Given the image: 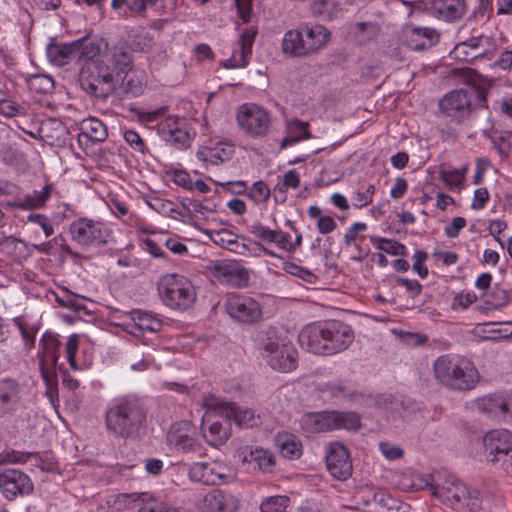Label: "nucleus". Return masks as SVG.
<instances>
[{
    "label": "nucleus",
    "instance_id": "1",
    "mask_svg": "<svg viewBox=\"0 0 512 512\" xmlns=\"http://www.w3.org/2000/svg\"><path fill=\"white\" fill-rule=\"evenodd\" d=\"M353 340L351 327L337 320L307 325L299 334L300 345L317 355H334L345 351Z\"/></svg>",
    "mask_w": 512,
    "mask_h": 512
},
{
    "label": "nucleus",
    "instance_id": "2",
    "mask_svg": "<svg viewBox=\"0 0 512 512\" xmlns=\"http://www.w3.org/2000/svg\"><path fill=\"white\" fill-rule=\"evenodd\" d=\"M433 373L441 386L456 392L474 389L480 378L474 363L456 354H445L436 358Z\"/></svg>",
    "mask_w": 512,
    "mask_h": 512
},
{
    "label": "nucleus",
    "instance_id": "3",
    "mask_svg": "<svg viewBox=\"0 0 512 512\" xmlns=\"http://www.w3.org/2000/svg\"><path fill=\"white\" fill-rule=\"evenodd\" d=\"M146 422V412L136 400L121 399L108 408L105 415L107 430L119 439L138 436Z\"/></svg>",
    "mask_w": 512,
    "mask_h": 512
},
{
    "label": "nucleus",
    "instance_id": "4",
    "mask_svg": "<svg viewBox=\"0 0 512 512\" xmlns=\"http://www.w3.org/2000/svg\"><path fill=\"white\" fill-rule=\"evenodd\" d=\"M256 347L274 370L290 372L297 367V351L290 341L278 335L274 327L260 330L255 338Z\"/></svg>",
    "mask_w": 512,
    "mask_h": 512
},
{
    "label": "nucleus",
    "instance_id": "5",
    "mask_svg": "<svg viewBox=\"0 0 512 512\" xmlns=\"http://www.w3.org/2000/svg\"><path fill=\"white\" fill-rule=\"evenodd\" d=\"M207 407L201 423V431L206 442L211 446L224 444L231 434V420L229 415L232 410L228 402L216 398L205 402Z\"/></svg>",
    "mask_w": 512,
    "mask_h": 512
},
{
    "label": "nucleus",
    "instance_id": "6",
    "mask_svg": "<svg viewBox=\"0 0 512 512\" xmlns=\"http://www.w3.org/2000/svg\"><path fill=\"white\" fill-rule=\"evenodd\" d=\"M79 82L85 92L101 99L113 94L117 86L111 67L100 57L85 62L80 70Z\"/></svg>",
    "mask_w": 512,
    "mask_h": 512
},
{
    "label": "nucleus",
    "instance_id": "7",
    "mask_svg": "<svg viewBox=\"0 0 512 512\" xmlns=\"http://www.w3.org/2000/svg\"><path fill=\"white\" fill-rule=\"evenodd\" d=\"M158 294L162 302L175 310H186L196 300V291L191 281L180 274H165L158 282Z\"/></svg>",
    "mask_w": 512,
    "mask_h": 512
},
{
    "label": "nucleus",
    "instance_id": "8",
    "mask_svg": "<svg viewBox=\"0 0 512 512\" xmlns=\"http://www.w3.org/2000/svg\"><path fill=\"white\" fill-rule=\"evenodd\" d=\"M300 426L308 434L327 432L334 429L356 430L360 427V418L354 412H309L302 415Z\"/></svg>",
    "mask_w": 512,
    "mask_h": 512
},
{
    "label": "nucleus",
    "instance_id": "9",
    "mask_svg": "<svg viewBox=\"0 0 512 512\" xmlns=\"http://www.w3.org/2000/svg\"><path fill=\"white\" fill-rule=\"evenodd\" d=\"M486 102V94L483 90H454L447 93L439 101L441 114L455 122H462L477 107Z\"/></svg>",
    "mask_w": 512,
    "mask_h": 512
},
{
    "label": "nucleus",
    "instance_id": "10",
    "mask_svg": "<svg viewBox=\"0 0 512 512\" xmlns=\"http://www.w3.org/2000/svg\"><path fill=\"white\" fill-rule=\"evenodd\" d=\"M21 385L12 378L0 379V418L16 427L29 421V413L23 403Z\"/></svg>",
    "mask_w": 512,
    "mask_h": 512
},
{
    "label": "nucleus",
    "instance_id": "11",
    "mask_svg": "<svg viewBox=\"0 0 512 512\" xmlns=\"http://www.w3.org/2000/svg\"><path fill=\"white\" fill-rule=\"evenodd\" d=\"M192 482L207 486L225 485L232 482L236 473L231 465L221 460L193 463L188 471Z\"/></svg>",
    "mask_w": 512,
    "mask_h": 512
},
{
    "label": "nucleus",
    "instance_id": "12",
    "mask_svg": "<svg viewBox=\"0 0 512 512\" xmlns=\"http://www.w3.org/2000/svg\"><path fill=\"white\" fill-rule=\"evenodd\" d=\"M425 486L432 490V495L454 507L462 503L469 495V487L458 477L451 474L435 473L432 481H425Z\"/></svg>",
    "mask_w": 512,
    "mask_h": 512
},
{
    "label": "nucleus",
    "instance_id": "13",
    "mask_svg": "<svg viewBox=\"0 0 512 512\" xmlns=\"http://www.w3.org/2000/svg\"><path fill=\"white\" fill-rule=\"evenodd\" d=\"M69 231L72 239L83 246H100L110 237V230L104 223L88 218L74 220Z\"/></svg>",
    "mask_w": 512,
    "mask_h": 512
},
{
    "label": "nucleus",
    "instance_id": "14",
    "mask_svg": "<svg viewBox=\"0 0 512 512\" xmlns=\"http://www.w3.org/2000/svg\"><path fill=\"white\" fill-rule=\"evenodd\" d=\"M237 122L252 137L266 135L271 124L269 114L253 103H245L239 107Z\"/></svg>",
    "mask_w": 512,
    "mask_h": 512
},
{
    "label": "nucleus",
    "instance_id": "15",
    "mask_svg": "<svg viewBox=\"0 0 512 512\" xmlns=\"http://www.w3.org/2000/svg\"><path fill=\"white\" fill-rule=\"evenodd\" d=\"M224 306L228 315L241 324H254L262 317L260 304L246 295H229Z\"/></svg>",
    "mask_w": 512,
    "mask_h": 512
},
{
    "label": "nucleus",
    "instance_id": "16",
    "mask_svg": "<svg viewBox=\"0 0 512 512\" xmlns=\"http://www.w3.org/2000/svg\"><path fill=\"white\" fill-rule=\"evenodd\" d=\"M476 410L486 417L512 422V397L508 394H488L475 400Z\"/></svg>",
    "mask_w": 512,
    "mask_h": 512
},
{
    "label": "nucleus",
    "instance_id": "17",
    "mask_svg": "<svg viewBox=\"0 0 512 512\" xmlns=\"http://www.w3.org/2000/svg\"><path fill=\"white\" fill-rule=\"evenodd\" d=\"M240 499L226 490L213 489L197 502L199 512H236Z\"/></svg>",
    "mask_w": 512,
    "mask_h": 512
},
{
    "label": "nucleus",
    "instance_id": "18",
    "mask_svg": "<svg viewBox=\"0 0 512 512\" xmlns=\"http://www.w3.org/2000/svg\"><path fill=\"white\" fill-rule=\"evenodd\" d=\"M0 491L7 500L33 491V483L28 475L20 470L7 469L0 473Z\"/></svg>",
    "mask_w": 512,
    "mask_h": 512
},
{
    "label": "nucleus",
    "instance_id": "19",
    "mask_svg": "<svg viewBox=\"0 0 512 512\" xmlns=\"http://www.w3.org/2000/svg\"><path fill=\"white\" fill-rule=\"evenodd\" d=\"M167 441L176 450L184 453L197 452L200 448V443L195 437V427L189 421H180L172 425Z\"/></svg>",
    "mask_w": 512,
    "mask_h": 512
},
{
    "label": "nucleus",
    "instance_id": "20",
    "mask_svg": "<svg viewBox=\"0 0 512 512\" xmlns=\"http://www.w3.org/2000/svg\"><path fill=\"white\" fill-rule=\"evenodd\" d=\"M326 466L334 478L338 480L347 479L352 473L348 449L339 442L331 443L326 455Z\"/></svg>",
    "mask_w": 512,
    "mask_h": 512
},
{
    "label": "nucleus",
    "instance_id": "21",
    "mask_svg": "<svg viewBox=\"0 0 512 512\" xmlns=\"http://www.w3.org/2000/svg\"><path fill=\"white\" fill-rule=\"evenodd\" d=\"M483 445L489 462L495 463L499 456L507 455L512 449V433L506 429H495L487 432Z\"/></svg>",
    "mask_w": 512,
    "mask_h": 512
},
{
    "label": "nucleus",
    "instance_id": "22",
    "mask_svg": "<svg viewBox=\"0 0 512 512\" xmlns=\"http://www.w3.org/2000/svg\"><path fill=\"white\" fill-rule=\"evenodd\" d=\"M40 346L42 348L39 362L41 376L45 383L50 385L53 380V371L50 369L49 365L54 367L59 360L60 342L55 336L50 334L43 337Z\"/></svg>",
    "mask_w": 512,
    "mask_h": 512
},
{
    "label": "nucleus",
    "instance_id": "23",
    "mask_svg": "<svg viewBox=\"0 0 512 512\" xmlns=\"http://www.w3.org/2000/svg\"><path fill=\"white\" fill-rule=\"evenodd\" d=\"M256 35L257 29L252 26L242 31L232 56L224 64L226 68H242L248 64Z\"/></svg>",
    "mask_w": 512,
    "mask_h": 512
},
{
    "label": "nucleus",
    "instance_id": "24",
    "mask_svg": "<svg viewBox=\"0 0 512 512\" xmlns=\"http://www.w3.org/2000/svg\"><path fill=\"white\" fill-rule=\"evenodd\" d=\"M359 497L368 512H396L399 510L397 501L384 490L365 488Z\"/></svg>",
    "mask_w": 512,
    "mask_h": 512
},
{
    "label": "nucleus",
    "instance_id": "25",
    "mask_svg": "<svg viewBox=\"0 0 512 512\" xmlns=\"http://www.w3.org/2000/svg\"><path fill=\"white\" fill-rule=\"evenodd\" d=\"M162 138L177 149H185L190 145L192 136L186 123L180 118H168L160 126Z\"/></svg>",
    "mask_w": 512,
    "mask_h": 512
},
{
    "label": "nucleus",
    "instance_id": "26",
    "mask_svg": "<svg viewBox=\"0 0 512 512\" xmlns=\"http://www.w3.org/2000/svg\"><path fill=\"white\" fill-rule=\"evenodd\" d=\"M106 64H108L113 73L127 74L133 67V55L131 50L125 45H113L107 47L99 56Z\"/></svg>",
    "mask_w": 512,
    "mask_h": 512
},
{
    "label": "nucleus",
    "instance_id": "27",
    "mask_svg": "<svg viewBox=\"0 0 512 512\" xmlns=\"http://www.w3.org/2000/svg\"><path fill=\"white\" fill-rule=\"evenodd\" d=\"M248 231L260 242L275 244L278 248L289 247L290 234L280 229H270L261 222L256 221L248 226Z\"/></svg>",
    "mask_w": 512,
    "mask_h": 512
},
{
    "label": "nucleus",
    "instance_id": "28",
    "mask_svg": "<svg viewBox=\"0 0 512 512\" xmlns=\"http://www.w3.org/2000/svg\"><path fill=\"white\" fill-rule=\"evenodd\" d=\"M301 28L304 32L305 43L310 56L316 54L328 45L331 32L323 25L304 24Z\"/></svg>",
    "mask_w": 512,
    "mask_h": 512
},
{
    "label": "nucleus",
    "instance_id": "29",
    "mask_svg": "<svg viewBox=\"0 0 512 512\" xmlns=\"http://www.w3.org/2000/svg\"><path fill=\"white\" fill-rule=\"evenodd\" d=\"M281 50L283 54L290 57L305 58L310 56L301 26L284 33L281 41Z\"/></svg>",
    "mask_w": 512,
    "mask_h": 512
},
{
    "label": "nucleus",
    "instance_id": "30",
    "mask_svg": "<svg viewBox=\"0 0 512 512\" xmlns=\"http://www.w3.org/2000/svg\"><path fill=\"white\" fill-rule=\"evenodd\" d=\"M405 41L412 50H425L438 41V34L431 28L408 27L405 31Z\"/></svg>",
    "mask_w": 512,
    "mask_h": 512
},
{
    "label": "nucleus",
    "instance_id": "31",
    "mask_svg": "<svg viewBox=\"0 0 512 512\" xmlns=\"http://www.w3.org/2000/svg\"><path fill=\"white\" fill-rule=\"evenodd\" d=\"M234 148L228 143H218L214 147H201L196 157L205 165H221L233 157Z\"/></svg>",
    "mask_w": 512,
    "mask_h": 512
},
{
    "label": "nucleus",
    "instance_id": "32",
    "mask_svg": "<svg viewBox=\"0 0 512 512\" xmlns=\"http://www.w3.org/2000/svg\"><path fill=\"white\" fill-rule=\"evenodd\" d=\"M431 9L434 14L445 21H456L466 12L465 0H431Z\"/></svg>",
    "mask_w": 512,
    "mask_h": 512
},
{
    "label": "nucleus",
    "instance_id": "33",
    "mask_svg": "<svg viewBox=\"0 0 512 512\" xmlns=\"http://www.w3.org/2000/svg\"><path fill=\"white\" fill-rule=\"evenodd\" d=\"M80 130L78 142L81 145L84 143L87 144L88 142H103L108 136L105 124L97 118L84 119L81 123Z\"/></svg>",
    "mask_w": 512,
    "mask_h": 512
},
{
    "label": "nucleus",
    "instance_id": "34",
    "mask_svg": "<svg viewBox=\"0 0 512 512\" xmlns=\"http://www.w3.org/2000/svg\"><path fill=\"white\" fill-rule=\"evenodd\" d=\"M243 462L253 464L254 468H258L264 473H272L276 467L275 455L262 447L250 448L249 452L243 456Z\"/></svg>",
    "mask_w": 512,
    "mask_h": 512
},
{
    "label": "nucleus",
    "instance_id": "35",
    "mask_svg": "<svg viewBox=\"0 0 512 512\" xmlns=\"http://www.w3.org/2000/svg\"><path fill=\"white\" fill-rule=\"evenodd\" d=\"M51 186L46 185L40 191H34L32 194H26L9 201L7 205L11 208L32 210L42 207L49 199Z\"/></svg>",
    "mask_w": 512,
    "mask_h": 512
},
{
    "label": "nucleus",
    "instance_id": "36",
    "mask_svg": "<svg viewBox=\"0 0 512 512\" xmlns=\"http://www.w3.org/2000/svg\"><path fill=\"white\" fill-rule=\"evenodd\" d=\"M310 11L314 17L325 21H333L343 15L342 4L337 0H313Z\"/></svg>",
    "mask_w": 512,
    "mask_h": 512
},
{
    "label": "nucleus",
    "instance_id": "37",
    "mask_svg": "<svg viewBox=\"0 0 512 512\" xmlns=\"http://www.w3.org/2000/svg\"><path fill=\"white\" fill-rule=\"evenodd\" d=\"M131 323H127L128 327H131V333L136 332H157L160 330L162 324L150 312L135 310L130 313Z\"/></svg>",
    "mask_w": 512,
    "mask_h": 512
},
{
    "label": "nucleus",
    "instance_id": "38",
    "mask_svg": "<svg viewBox=\"0 0 512 512\" xmlns=\"http://www.w3.org/2000/svg\"><path fill=\"white\" fill-rule=\"evenodd\" d=\"M74 41L70 43H50L47 46V57L56 66H64L76 58Z\"/></svg>",
    "mask_w": 512,
    "mask_h": 512
},
{
    "label": "nucleus",
    "instance_id": "39",
    "mask_svg": "<svg viewBox=\"0 0 512 512\" xmlns=\"http://www.w3.org/2000/svg\"><path fill=\"white\" fill-rule=\"evenodd\" d=\"M275 443L285 458L298 459L302 454V443L292 433L279 432L275 437Z\"/></svg>",
    "mask_w": 512,
    "mask_h": 512
},
{
    "label": "nucleus",
    "instance_id": "40",
    "mask_svg": "<svg viewBox=\"0 0 512 512\" xmlns=\"http://www.w3.org/2000/svg\"><path fill=\"white\" fill-rule=\"evenodd\" d=\"M464 501L471 512L486 511L492 507V495L476 489L469 488V495H465Z\"/></svg>",
    "mask_w": 512,
    "mask_h": 512
},
{
    "label": "nucleus",
    "instance_id": "41",
    "mask_svg": "<svg viewBox=\"0 0 512 512\" xmlns=\"http://www.w3.org/2000/svg\"><path fill=\"white\" fill-rule=\"evenodd\" d=\"M76 58L86 62L95 60L101 53L98 42L81 38L74 41Z\"/></svg>",
    "mask_w": 512,
    "mask_h": 512
},
{
    "label": "nucleus",
    "instance_id": "42",
    "mask_svg": "<svg viewBox=\"0 0 512 512\" xmlns=\"http://www.w3.org/2000/svg\"><path fill=\"white\" fill-rule=\"evenodd\" d=\"M233 413L229 415L230 420L234 421L239 427H253L258 423V417L255 412L249 408H239L233 403H228Z\"/></svg>",
    "mask_w": 512,
    "mask_h": 512
},
{
    "label": "nucleus",
    "instance_id": "43",
    "mask_svg": "<svg viewBox=\"0 0 512 512\" xmlns=\"http://www.w3.org/2000/svg\"><path fill=\"white\" fill-rule=\"evenodd\" d=\"M289 135L285 137L281 144V148H285L292 145L300 140L309 139L311 137L308 131V124L299 120L292 121L289 126Z\"/></svg>",
    "mask_w": 512,
    "mask_h": 512
},
{
    "label": "nucleus",
    "instance_id": "44",
    "mask_svg": "<svg viewBox=\"0 0 512 512\" xmlns=\"http://www.w3.org/2000/svg\"><path fill=\"white\" fill-rule=\"evenodd\" d=\"M27 87L37 94H48L54 89L53 79L46 74H34L26 78Z\"/></svg>",
    "mask_w": 512,
    "mask_h": 512
},
{
    "label": "nucleus",
    "instance_id": "45",
    "mask_svg": "<svg viewBox=\"0 0 512 512\" xmlns=\"http://www.w3.org/2000/svg\"><path fill=\"white\" fill-rule=\"evenodd\" d=\"M371 242L376 246L377 249L384 253L394 256H406L407 254L405 245L398 241L382 238L379 236H372Z\"/></svg>",
    "mask_w": 512,
    "mask_h": 512
},
{
    "label": "nucleus",
    "instance_id": "46",
    "mask_svg": "<svg viewBox=\"0 0 512 512\" xmlns=\"http://www.w3.org/2000/svg\"><path fill=\"white\" fill-rule=\"evenodd\" d=\"M147 203L152 209H154L155 211H157L158 213H160L164 216L171 217L174 219H178L179 216H181L177 205L170 200L161 199V198L156 197V198H152Z\"/></svg>",
    "mask_w": 512,
    "mask_h": 512
},
{
    "label": "nucleus",
    "instance_id": "47",
    "mask_svg": "<svg viewBox=\"0 0 512 512\" xmlns=\"http://www.w3.org/2000/svg\"><path fill=\"white\" fill-rule=\"evenodd\" d=\"M146 75L143 71L133 72L125 82V92L133 97L141 95L146 86Z\"/></svg>",
    "mask_w": 512,
    "mask_h": 512
},
{
    "label": "nucleus",
    "instance_id": "48",
    "mask_svg": "<svg viewBox=\"0 0 512 512\" xmlns=\"http://www.w3.org/2000/svg\"><path fill=\"white\" fill-rule=\"evenodd\" d=\"M290 499L287 496L275 495L265 498L260 504L261 512H285Z\"/></svg>",
    "mask_w": 512,
    "mask_h": 512
},
{
    "label": "nucleus",
    "instance_id": "49",
    "mask_svg": "<svg viewBox=\"0 0 512 512\" xmlns=\"http://www.w3.org/2000/svg\"><path fill=\"white\" fill-rule=\"evenodd\" d=\"M248 281L249 276L247 270L240 266L237 262H234L225 284L232 287L241 288L245 287L248 284Z\"/></svg>",
    "mask_w": 512,
    "mask_h": 512
},
{
    "label": "nucleus",
    "instance_id": "50",
    "mask_svg": "<svg viewBox=\"0 0 512 512\" xmlns=\"http://www.w3.org/2000/svg\"><path fill=\"white\" fill-rule=\"evenodd\" d=\"M320 390L323 393H328L334 398H345L350 395V386L343 381H332L321 385Z\"/></svg>",
    "mask_w": 512,
    "mask_h": 512
},
{
    "label": "nucleus",
    "instance_id": "51",
    "mask_svg": "<svg viewBox=\"0 0 512 512\" xmlns=\"http://www.w3.org/2000/svg\"><path fill=\"white\" fill-rule=\"evenodd\" d=\"M509 302V294L506 290L495 286L491 292L485 294V303L493 308H500Z\"/></svg>",
    "mask_w": 512,
    "mask_h": 512
},
{
    "label": "nucleus",
    "instance_id": "52",
    "mask_svg": "<svg viewBox=\"0 0 512 512\" xmlns=\"http://www.w3.org/2000/svg\"><path fill=\"white\" fill-rule=\"evenodd\" d=\"M14 324L18 327L22 339L24 341V345L27 351H30L35 346V339L37 330L32 327L26 325L22 320L18 317L13 319Z\"/></svg>",
    "mask_w": 512,
    "mask_h": 512
},
{
    "label": "nucleus",
    "instance_id": "53",
    "mask_svg": "<svg viewBox=\"0 0 512 512\" xmlns=\"http://www.w3.org/2000/svg\"><path fill=\"white\" fill-rule=\"evenodd\" d=\"M255 203H265L270 198V189L264 181L255 182L247 193Z\"/></svg>",
    "mask_w": 512,
    "mask_h": 512
},
{
    "label": "nucleus",
    "instance_id": "54",
    "mask_svg": "<svg viewBox=\"0 0 512 512\" xmlns=\"http://www.w3.org/2000/svg\"><path fill=\"white\" fill-rule=\"evenodd\" d=\"M234 261H216L209 266L211 275L220 283L225 284Z\"/></svg>",
    "mask_w": 512,
    "mask_h": 512
},
{
    "label": "nucleus",
    "instance_id": "55",
    "mask_svg": "<svg viewBox=\"0 0 512 512\" xmlns=\"http://www.w3.org/2000/svg\"><path fill=\"white\" fill-rule=\"evenodd\" d=\"M440 178L450 189L459 188L464 179V172L459 169H441Z\"/></svg>",
    "mask_w": 512,
    "mask_h": 512
},
{
    "label": "nucleus",
    "instance_id": "56",
    "mask_svg": "<svg viewBox=\"0 0 512 512\" xmlns=\"http://www.w3.org/2000/svg\"><path fill=\"white\" fill-rule=\"evenodd\" d=\"M451 54L455 59L468 62L485 55V49H481V51L477 52H472L470 49H468V45H466L465 43H459L453 49Z\"/></svg>",
    "mask_w": 512,
    "mask_h": 512
},
{
    "label": "nucleus",
    "instance_id": "57",
    "mask_svg": "<svg viewBox=\"0 0 512 512\" xmlns=\"http://www.w3.org/2000/svg\"><path fill=\"white\" fill-rule=\"evenodd\" d=\"M300 185V176L294 169L287 171L283 176L282 183L275 187V192L284 193L288 188L296 189Z\"/></svg>",
    "mask_w": 512,
    "mask_h": 512
},
{
    "label": "nucleus",
    "instance_id": "58",
    "mask_svg": "<svg viewBox=\"0 0 512 512\" xmlns=\"http://www.w3.org/2000/svg\"><path fill=\"white\" fill-rule=\"evenodd\" d=\"M27 221L40 226L46 237H50L54 234L53 224L50 218L44 214L31 213L28 216Z\"/></svg>",
    "mask_w": 512,
    "mask_h": 512
},
{
    "label": "nucleus",
    "instance_id": "59",
    "mask_svg": "<svg viewBox=\"0 0 512 512\" xmlns=\"http://www.w3.org/2000/svg\"><path fill=\"white\" fill-rule=\"evenodd\" d=\"M78 344H79V339L76 334L71 335L66 343L67 361L73 370H78V365L76 362V353L78 350Z\"/></svg>",
    "mask_w": 512,
    "mask_h": 512
},
{
    "label": "nucleus",
    "instance_id": "60",
    "mask_svg": "<svg viewBox=\"0 0 512 512\" xmlns=\"http://www.w3.org/2000/svg\"><path fill=\"white\" fill-rule=\"evenodd\" d=\"M220 236V242L224 245L226 244V248L237 253H243L242 250H246L245 244H240L237 241V237L228 231H224L218 234Z\"/></svg>",
    "mask_w": 512,
    "mask_h": 512
},
{
    "label": "nucleus",
    "instance_id": "61",
    "mask_svg": "<svg viewBox=\"0 0 512 512\" xmlns=\"http://www.w3.org/2000/svg\"><path fill=\"white\" fill-rule=\"evenodd\" d=\"M124 140L135 151L140 152L142 154L146 152L145 143L137 132L133 130L125 131Z\"/></svg>",
    "mask_w": 512,
    "mask_h": 512
},
{
    "label": "nucleus",
    "instance_id": "62",
    "mask_svg": "<svg viewBox=\"0 0 512 512\" xmlns=\"http://www.w3.org/2000/svg\"><path fill=\"white\" fill-rule=\"evenodd\" d=\"M374 193L375 186L373 184H370L365 191L355 193V195L353 196L354 206L362 208L372 203Z\"/></svg>",
    "mask_w": 512,
    "mask_h": 512
},
{
    "label": "nucleus",
    "instance_id": "63",
    "mask_svg": "<svg viewBox=\"0 0 512 512\" xmlns=\"http://www.w3.org/2000/svg\"><path fill=\"white\" fill-rule=\"evenodd\" d=\"M170 180L187 190L193 189V181L190 175L184 170H174L171 174Z\"/></svg>",
    "mask_w": 512,
    "mask_h": 512
},
{
    "label": "nucleus",
    "instance_id": "64",
    "mask_svg": "<svg viewBox=\"0 0 512 512\" xmlns=\"http://www.w3.org/2000/svg\"><path fill=\"white\" fill-rule=\"evenodd\" d=\"M138 512H180L177 508L163 503H147L138 509Z\"/></svg>",
    "mask_w": 512,
    "mask_h": 512
}]
</instances>
